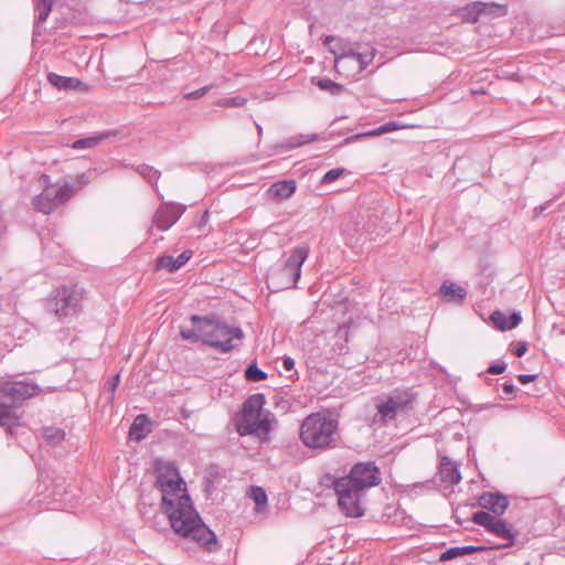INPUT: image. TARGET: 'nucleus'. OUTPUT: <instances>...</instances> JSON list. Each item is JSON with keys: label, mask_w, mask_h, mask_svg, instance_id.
<instances>
[{"label": "nucleus", "mask_w": 565, "mask_h": 565, "mask_svg": "<svg viewBox=\"0 0 565 565\" xmlns=\"http://www.w3.org/2000/svg\"><path fill=\"white\" fill-rule=\"evenodd\" d=\"M162 494V505L171 527L183 537H191L207 552L218 548L215 533L202 523L194 510L181 476L156 487Z\"/></svg>", "instance_id": "1"}, {"label": "nucleus", "mask_w": 565, "mask_h": 565, "mask_svg": "<svg viewBox=\"0 0 565 565\" xmlns=\"http://www.w3.org/2000/svg\"><path fill=\"white\" fill-rule=\"evenodd\" d=\"M381 482V472L375 462H358L345 477L337 478L333 488L338 495V504L351 518L362 516L364 509L362 498L365 491Z\"/></svg>", "instance_id": "2"}, {"label": "nucleus", "mask_w": 565, "mask_h": 565, "mask_svg": "<svg viewBox=\"0 0 565 565\" xmlns=\"http://www.w3.org/2000/svg\"><path fill=\"white\" fill-rule=\"evenodd\" d=\"M191 328L180 327L182 339L199 342L211 347L222 353L231 352L236 343L244 339L243 330L238 327H230L225 322L209 317L192 315L190 318Z\"/></svg>", "instance_id": "3"}, {"label": "nucleus", "mask_w": 565, "mask_h": 565, "mask_svg": "<svg viewBox=\"0 0 565 565\" xmlns=\"http://www.w3.org/2000/svg\"><path fill=\"white\" fill-rule=\"evenodd\" d=\"M338 420L322 413L308 415L300 426L301 443L310 449H329L335 447Z\"/></svg>", "instance_id": "4"}, {"label": "nucleus", "mask_w": 565, "mask_h": 565, "mask_svg": "<svg viewBox=\"0 0 565 565\" xmlns=\"http://www.w3.org/2000/svg\"><path fill=\"white\" fill-rule=\"evenodd\" d=\"M40 387L31 382L13 381L0 385V425L11 428L18 422L15 409L23 401L38 395Z\"/></svg>", "instance_id": "5"}, {"label": "nucleus", "mask_w": 565, "mask_h": 565, "mask_svg": "<svg viewBox=\"0 0 565 565\" xmlns=\"http://www.w3.org/2000/svg\"><path fill=\"white\" fill-rule=\"evenodd\" d=\"M40 181L45 186L40 194L33 198L32 205L35 211L43 214H50L64 205L78 190L68 182L50 183V177L46 174H43Z\"/></svg>", "instance_id": "6"}, {"label": "nucleus", "mask_w": 565, "mask_h": 565, "mask_svg": "<svg viewBox=\"0 0 565 565\" xmlns=\"http://www.w3.org/2000/svg\"><path fill=\"white\" fill-rule=\"evenodd\" d=\"M308 257L306 247L295 248L286 263L278 267L271 268L267 275V285L273 291L295 286L301 275V266Z\"/></svg>", "instance_id": "7"}, {"label": "nucleus", "mask_w": 565, "mask_h": 565, "mask_svg": "<svg viewBox=\"0 0 565 565\" xmlns=\"http://www.w3.org/2000/svg\"><path fill=\"white\" fill-rule=\"evenodd\" d=\"M415 395L411 391H394L375 399L376 414L373 423L384 426L398 415L408 414L414 407Z\"/></svg>", "instance_id": "8"}, {"label": "nucleus", "mask_w": 565, "mask_h": 565, "mask_svg": "<svg viewBox=\"0 0 565 565\" xmlns=\"http://www.w3.org/2000/svg\"><path fill=\"white\" fill-rule=\"evenodd\" d=\"M83 289L77 285L56 288L46 301V309L63 320L81 311Z\"/></svg>", "instance_id": "9"}, {"label": "nucleus", "mask_w": 565, "mask_h": 565, "mask_svg": "<svg viewBox=\"0 0 565 565\" xmlns=\"http://www.w3.org/2000/svg\"><path fill=\"white\" fill-rule=\"evenodd\" d=\"M264 405L265 397L263 394H254L246 399L238 424L241 435L267 433L269 430V422L263 416Z\"/></svg>", "instance_id": "10"}, {"label": "nucleus", "mask_w": 565, "mask_h": 565, "mask_svg": "<svg viewBox=\"0 0 565 565\" xmlns=\"http://www.w3.org/2000/svg\"><path fill=\"white\" fill-rule=\"evenodd\" d=\"M374 57L375 50L373 47H366L364 51L349 47L335 55L334 68L338 73H343L347 76L359 74L372 63Z\"/></svg>", "instance_id": "11"}, {"label": "nucleus", "mask_w": 565, "mask_h": 565, "mask_svg": "<svg viewBox=\"0 0 565 565\" xmlns=\"http://www.w3.org/2000/svg\"><path fill=\"white\" fill-rule=\"evenodd\" d=\"M472 521L477 525L484 527L488 532L507 541L504 546L513 545L518 531L504 520L491 515L489 512L479 511L472 515Z\"/></svg>", "instance_id": "12"}, {"label": "nucleus", "mask_w": 565, "mask_h": 565, "mask_svg": "<svg viewBox=\"0 0 565 565\" xmlns=\"http://www.w3.org/2000/svg\"><path fill=\"white\" fill-rule=\"evenodd\" d=\"M184 207L179 204L168 203L158 207L153 216L154 225L161 230H169L183 214Z\"/></svg>", "instance_id": "13"}, {"label": "nucleus", "mask_w": 565, "mask_h": 565, "mask_svg": "<svg viewBox=\"0 0 565 565\" xmlns=\"http://www.w3.org/2000/svg\"><path fill=\"white\" fill-rule=\"evenodd\" d=\"M478 504L498 518L507 511L509 499L500 492H484L479 497Z\"/></svg>", "instance_id": "14"}, {"label": "nucleus", "mask_w": 565, "mask_h": 565, "mask_svg": "<svg viewBox=\"0 0 565 565\" xmlns=\"http://www.w3.org/2000/svg\"><path fill=\"white\" fill-rule=\"evenodd\" d=\"M493 10L500 11L501 14L504 13V9L500 6L477 1L466 8H462L461 17L466 22L476 23L479 20L480 14L490 13Z\"/></svg>", "instance_id": "15"}, {"label": "nucleus", "mask_w": 565, "mask_h": 565, "mask_svg": "<svg viewBox=\"0 0 565 565\" xmlns=\"http://www.w3.org/2000/svg\"><path fill=\"white\" fill-rule=\"evenodd\" d=\"M439 477L443 483L457 484L461 480L458 465L447 456H443L439 462Z\"/></svg>", "instance_id": "16"}, {"label": "nucleus", "mask_w": 565, "mask_h": 565, "mask_svg": "<svg viewBox=\"0 0 565 565\" xmlns=\"http://www.w3.org/2000/svg\"><path fill=\"white\" fill-rule=\"evenodd\" d=\"M438 292L448 303L461 305L467 297V290L462 286L450 281L443 282Z\"/></svg>", "instance_id": "17"}, {"label": "nucleus", "mask_w": 565, "mask_h": 565, "mask_svg": "<svg viewBox=\"0 0 565 565\" xmlns=\"http://www.w3.org/2000/svg\"><path fill=\"white\" fill-rule=\"evenodd\" d=\"M154 472H156V482L154 486L158 487L166 481H170V479H178L180 476L178 468L174 463L170 461L156 460L154 462Z\"/></svg>", "instance_id": "18"}, {"label": "nucleus", "mask_w": 565, "mask_h": 565, "mask_svg": "<svg viewBox=\"0 0 565 565\" xmlns=\"http://www.w3.org/2000/svg\"><path fill=\"white\" fill-rule=\"evenodd\" d=\"M47 82L60 90L83 89L86 85L76 77H66L56 73L47 74Z\"/></svg>", "instance_id": "19"}, {"label": "nucleus", "mask_w": 565, "mask_h": 565, "mask_svg": "<svg viewBox=\"0 0 565 565\" xmlns=\"http://www.w3.org/2000/svg\"><path fill=\"white\" fill-rule=\"evenodd\" d=\"M405 127H406L405 125H402L398 121H388L384 125H381L380 127H377L375 129L350 136V137L345 138L344 141H345V143H350V142L356 141L359 139H362V138L382 136L384 134H388V132H392V131H395V130H398V129H402Z\"/></svg>", "instance_id": "20"}, {"label": "nucleus", "mask_w": 565, "mask_h": 565, "mask_svg": "<svg viewBox=\"0 0 565 565\" xmlns=\"http://www.w3.org/2000/svg\"><path fill=\"white\" fill-rule=\"evenodd\" d=\"M296 191V182L294 180H284L274 183L267 191L270 199L281 201L290 198Z\"/></svg>", "instance_id": "21"}, {"label": "nucleus", "mask_w": 565, "mask_h": 565, "mask_svg": "<svg viewBox=\"0 0 565 565\" xmlns=\"http://www.w3.org/2000/svg\"><path fill=\"white\" fill-rule=\"evenodd\" d=\"M150 433V420L147 415H138L129 428V438L140 441Z\"/></svg>", "instance_id": "22"}, {"label": "nucleus", "mask_w": 565, "mask_h": 565, "mask_svg": "<svg viewBox=\"0 0 565 565\" xmlns=\"http://www.w3.org/2000/svg\"><path fill=\"white\" fill-rule=\"evenodd\" d=\"M111 132H102L96 136L82 138L73 142L72 148L75 150L88 149L98 146L103 140L107 139Z\"/></svg>", "instance_id": "23"}, {"label": "nucleus", "mask_w": 565, "mask_h": 565, "mask_svg": "<svg viewBox=\"0 0 565 565\" xmlns=\"http://www.w3.org/2000/svg\"><path fill=\"white\" fill-rule=\"evenodd\" d=\"M136 171L149 183H151L153 189L158 192L157 182L161 175V172L159 170H156L154 168L148 164H139L136 167Z\"/></svg>", "instance_id": "24"}, {"label": "nucleus", "mask_w": 565, "mask_h": 565, "mask_svg": "<svg viewBox=\"0 0 565 565\" xmlns=\"http://www.w3.org/2000/svg\"><path fill=\"white\" fill-rule=\"evenodd\" d=\"M42 437L46 443L55 446L64 440L65 431L58 427L49 426L42 429Z\"/></svg>", "instance_id": "25"}, {"label": "nucleus", "mask_w": 565, "mask_h": 565, "mask_svg": "<svg viewBox=\"0 0 565 565\" xmlns=\"http://www.w3.org/2000/svg\"><path fill=\"white\" fill-rule=\"evenodd\" d=\"M54 0H34L35 10L39 11V21L45 22L52 11Z\"/></svg>", "instance_id": "26"}, {"label": "nucleus", "mask_w": 565, "mask_h": 565, "mask_svg": "<svg viewBox=\"0 0 565 565\" xmlns=\"http://www.w3.org/2000/svg\"><path fill=\"white\" fill-rule=\"evenodd\" d=\"M250 497L256 504V510L259 512L267 503V494L262 487L254 486L250 488Z\"/></svg>", "instance_id": "27"}, {"label": "nucleus", "mask_w": 565, "mask_h": 565, "mask_svg": "<svg viewBox=\"0 0 565 565\" xmlns=\"http://www.w3.org/2000/svg\"><path fill=\"white\" fill-rule=\"evenodd\" d=\"M156 269H167L170 273L178 270V265L175 263V257L171 255H163L158 257L156 263Z\"/></svg>", "instance_id": "28"}, {"label": "nucleus", "mask_w": 565, "mask_h": 565, "mask_svg": "<svg viewBox=\"0 0 565 565\" xmlns=\"http://www.w3.org/2000/svg\"><path fill=\"white\" fill-rule=\"evenodd\" d=\"M317 85L322 90H328L332 95H339L343 90V86L329 79V78H320L317 82Z\"/></svg>", "instance_id": "29"}, {"label": "nucleus", "mask_w": 565, "mask_h": 565, "mask_svg": "<svg viewBox=\"0 0 565 565\" xmlns=\"http://www.w3.org/2000/svg\"><path fill=\"white\" fill-rule=\"evenodd\" d=\"M245 377L250 382H258L267 379V373L257 367L256 364H250L245 371Z\"/></svg>", "instance_id": "30"}, {"label": "nucleus", "mask_w": 565, "mask_h": 565, "mask_svg": "<svg viewBox=\"0 0 565 565\" xmlns=\"http://www.w3.org/2000/svg\"><path fill=\"white\" fill-rule=\"evenodd\" d=\"M316 140H318L317 134H311V135H307V136L301 135L299 137H294V138L289 139L288 142L286 143V148L291 149V148L300 147L302 145H306L308 142L316 141Z\"/></svg>", "instance_id": "31"}, {"label": "nucleus", "mask_w": 565, "mask_h": 565, "mask_svg": "<svg viewBox=\"0 0 565 565\" xmlns=\"http://www.w3.org/2000/svg\"><path fill=\"white\" fill-rule=\"evenodd\" d=\"M247 99L242 96L222 98L216 102V105L220 107H243L245 106Z\"/></svg>", "instance_id": "32"}, {"label": "nucleus", "mask_w": 565, "mask_h": 565, "mask_svg": "<svg viewBox=\"0 0 565 565\" xmlns=\"http://www.w3.org/2000/svg\"><path fill=\"white\" fill-rule=\"evenodd\" d=\"M345 170L343 168H334L329 170L321 179L322 184H329L335 180H338L340 177L344 174Z\"/></svg>", "instance_id": "33"}, {"label": "nucleus", "mask_w": 565, "mask_h": 565, "mask_svg": "<svg viewBox=\"0 0 565 565\" xmlns=\"http://www.w3.org/2000/svg\"><path fill=\"white\" fill-rule=\"evenodd\" d=\"M508 319L509 322H502L500 330L505 331L515 328L521 322L522 317L519 312H513L509 315Z\"/></svg>", "instance_id": "34"}, {"label": "nucleus", "mask_w": 565, "mask_h": 565, "mask_svg": "<svg viewBox=\"0 0 565 565\" xmlns=\"http://www.w3.org/2000/svg\"><path fill=\"white\" fill-rule=\"evenodd\" d=\"M459 556H462L460 546H455V547H450V548L446 550L444 553H441L439 556V561L446 562V561H450V559L459 557Z\"/></svg>", "instance_id": "35"}, {"label": "nucleus", "mask_w": 565, "mask_h": 565, "mask_svg": "<svg viewBox=\"0 0 565 565\" xmlns=\"http://www.w3.org/2000/svg\"><path fill=\"white\" fill-rule=\"evenodd\" d=\"M214 87V84L206 85L200 89L190 92L184 95L185 99H198L206 95L212 88Z\"/></svg>", "instance_id": "36"}, {"label": "nucleus", "mask_w": 565, "mask_h": 565, "mask_svg": "<svg viewBox=\"0 0 565 565\" xmlns=\"http://www.w3.org/2000/svg\"><path fill=\"white\" fill-rule=\"evenodd\" d=\"M508 317L509 316H507L505 313H503L501 311H494L491 315V320H492L493 324L500 330V326L502 324V322H509Z\"/></svg>", "instance_id": "37"}, {"label": "nucleus", "mask_w": 565, "mask_h": 565, "mask_svg": "<svg viewBox=\"0 0 565 565\" xmlns=\"http://www.w3.org/2000/svg\"><path fill=\"white\" fill-rule=\"evenodd\" d=\"M192 256L191 250L182 252L178 257H175V263L178 265V269L182 267Z\"/></svg>", "instance_id": "38"}, {"label": "nucleus", "mask_w": 565, "mask_h": 565, "mask_svg": "<svg viewBox=\"0 0 565 565\" xmlns=\"http://www.w3.org/2000/svg\"><path fill=\"white\" fill-rule=\"evenodd\" d=\"M507 370V363H494L489 366L488 373L490 374H501Z\"/></svg>", "instance_id": "39"}, {"label": "nucleus", "mask_w": 565, "mask_h": 565, "mask_svg": "<svg viewBox=\"0 0 565 565\" xmlns=\"http://www.w3.org/2000/svg\"><path fill=\"white\" fill-rule=\"evenodd\" d=\"M460 550H461V555H467V554H472L475 552H478V551H482L484 550L483 546H475V545H466V546H460Z\"/></svg>", "instance_id": "40"}, {"label": "nucleus", "mask_w": 565, "mask_h": 565, "mask_svg": "<svg viewBox=\"0 0 565 565\" xmlns=\"http://www.w3.org/2000/svg\"><path fill=\"white\" fill-rule=\"evenodd\" d=\"M282 366L286 371H291L295 367V360L291 356H284Z\"/></svg>", "instance_id": "41"}, {"label": "nucleus", "mask_w": 565, "mask_h": 565, "mask_svg": "<svg viewBox=\"0 0 565 565\" xmlns=\"http://www.w3.org/2000/svg\"><path fill=\"white\" fill-rule=\"evenodd\" d=\"M536 376H537L536 374H521L518 376V380L522 384H527V383L533 382L536 379Z\"/></svg>", "instance_id": "42"}, {"label": "nucleus", "mask_w": 565, "mask_h": 565, "mask_svg": "<svg viewBox=\"0 0 565 565\" xmlns=\"http://www.w3.org/2000/svg\"><path fill=\"white\" fill-rule=\"evenodd\" d=\"M502 390L505 395H511L514 393L515 387L512 383H504Z\"/></svg>", "instance_id": "43"}, {"label": "nucleus", "mask_w": 565, "mask_h": 565, "mask_svg": "<svg viewBox=\"0 0 565 565\" xmlns=\"http://www.w3.org/2000/svg\"><path fill=\"white\" fill-rule=\"evenodd\" d=\"M527 348L525 343L520 344L515 350V355L521 358L525 354Z\"/></svg>", "instance_id": "44"}, {"label": "nucleus", "mask_w": 565, "mask_h": 565, "mask_svg": "<svg viewBox=\"0 0 565 565\" xmlns=\"http://www.w3.org/2000/svg\"><path fill=\"white\" fill-rule=\"evenodd\" d=\"M207 218H209V213H207V212H205V213L202 215L201 224L206 223Z\"/></svg>", "instance_id": "45"}, {"label": "nucleus", "mask_w": 565, "mask_h": 565, "mask_svg": "<svg viewBox=\"0 0 565 565\" xmlns=\"http://www.w3.org/2000/svg\"><path fill=\"white\" fill-rule=\"evenodd\" d=\"M256 127H257L258 136H260L263 132V128L258 124H256Z\"/></svg>", "instance_id": "46"}, {"label": "nucleus", "mask_w": 565, "mask_h": 565, "mask_svg": "<svg viewBox=\"0 0 565 565\" xmlns=\"http://www.w3.org/2000/svg\"><path fill=\"white\" fill-rule=\"evenodd\" d=\"M114 382H115V383H117V384L119 383V374H116V375H115V377H114Z\"/></svg>", "instance_id": "47"}, {"label": "nucleus", "mask_w": 565, "mask_h": 565, "mask_svg": "<svg viewBox=\"0 0 565 565\" xmlns=\"http://www.w3.org/2000/svg\"><path fill=\"white\" fill-rule=\"evenodd\" d=\"M331 40H333V38L329 35V36H327V38H326L324 43L327 44V43H329V41H331Z\"/></svg>", "instance_id": "48"}, {"label": "nucleus", "mask_w": 565, "mask_h": 565, "mask_svg": "<svg viewBox=\"0 0 565 565\" xmlns=\"http://www.w3.org/2000/svg\"><path fill=\"white\" fill-rule=\"evenodd\" d=\"M116 387H117V383H115V382L111 383V386H110L111 391H115Z\"/></svg>", "instance_id": "49"}, {"label": "nucleus", "mask_w": 565, "mask_h": 565, "mask_svg": "<svg viewBox=\"0 0 565 565\" xmlns=\"http://www.w3.org/2000/svg\"><path fill=\"white\" fill-rule=\"evenodd\" d=\"M36 12L39 13V11L36 10ZM36 22L38 24H40L41 22L39 21V17L36 18ZM35 29H39V25H35Z\"/></svg>", "instance_id": "50"}, {"label": "nucleus", "mask_w": 565, "mask_h": 565, "mask_svg": "<svg viewBox=\"0 0 565 565\" xmlns=\"http://www.w3.org/2000/svg\"><path fill=\"white\" fill-rule=\"evenodd\" d=\"M324 565H330V564H324Z\"/></svg>", "instance_id": "51"}]
</instances>
